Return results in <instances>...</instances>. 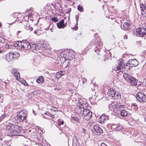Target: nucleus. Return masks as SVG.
I'll return each instance as SVG.
<instances>
[{
	"instance_id": "47",
	"label": "nucleus",
	"mask_w": 146,
	"mask_h": 146,
	"mask_svg": "<svg viewBox=\"0 0 146 146\" xmlns=\"http://www.w3.org/2000/svg\"><path fill=\"white\" fill-rule=\"evenodd\" d=\"M59 90V88H55L54 89L55 90Z\"/></svg>"
},
{
	"instance_id": "3",
	"label": "nucleus",
	"mask_w": 146,
	"mask_h": 146,
	"mask_svg": "<svg viewBox=\"0 0 146 146\" xmlns=\"http://www.w3.org/2000/svg\"><path fill=\"white\" fill-rule=\"evenodd\" d=\"M96 41V39L94 38L91 41L90 44L91 46H93L94 44L95 43L96 44V47L94 48V50L96 52L98 53L100 51V49L102 47V43L100 41L97 42L95 43Z\"/></svg>"
},
{
	"instance_id": "44",
	"label": "nucleus",
	"mask_w": 146,
	"mask_h": 146,
	"mask_svg": "<svg viewBox=\"0 0 146 146\" xmlns=\"http://www.w3.org/2000/svg\"><path fill=\"white\" fill-rule=\"evenodd\" d=\"M78 17H79L78 16V15H76V19L77 21H78Z\"/></svg>"
},
{
	"instance_id": "36",
	"label": "nucleus",
	"mask_w": 146,
	"mask_h": 146,
	"mask_svg": "<svg viewBox=\"0 0 146 146\" xmlns=\"http://www.w3.org/2000/svg\"><path fill=\"white\" fill-rule=\"evenodd\" d=\"M78 9L79 11H82V10L83 9L82 7L80 6H79L78 7Z\"/></svg>"
},
{
	"instance_id": "21",
	"label": "nucleus",
	"mask_w": 146,
	"mask_h": 146,
	"mask_svg": "<svg viewBox=\"0 0 146 146\" xmlns=\"http://www.w3.org/2000/svg\"><path fill=\"white\" fill-rule=\"evenodd\" d=\"M117 106H115L113 104H109L108 105V107L109 109L113 111L114 112H116V111L115 110V109L116 108V107Z\"/></svg>"
},
{
	"instance_id": "18",
	"label": "nucleus",
	"mask_w": 146,
	"mask_h": 146,
	"mask_svg": "<svg viewBox=\"0 0 146 146\" xmlns=\"http://www.w3.org/2000/svg\"><path fill=\"white\" fill-rule=\"evenodd\" d=\"M57 26L59 29L63 28L66 27V24H64V20L62 19L57 23Z\"/></svg>"
},
{
	"instance_id": "10",
	"label": "nucleus",
	"mask_w": 146,
	"mask_h": 146,
	"mask_svg": "<svg viewBox=\"0 0 146 146\" xmlns=\"http://www.w3.org/2000/svg\"><path fill=\"white\" fill-rule=\"evenodd\" d=\"M136 98L140 102H146V97L144 94L141 92H139L137 93L136 95Z\"/></svg>"
},
{
	"instance_id": "30",
	"label": "nucleus",
	"mask_w": 146,
	"mask_h": 146,
	"mask_svg": "<svg viewBox=\"0 0 146 146\" xmlns=\"http://www.w3.org/2000/svg\"><path fill=\"white\" fill-rule=\"evenodd\" d=\"M12 53L14 54V56H15L14 57V58H17L19 57L20 56L19 53L18 52H12Z\"/></svg>"
},
{
	"instance_id": "40",
	"label": "nucleus",
	"mask_w": 146,
	"mask_h": 146,
	"mask_svg": "<svg viewBox=\"0 0 146 146\" xmlns=\"http://www.w3.org/2000/svg\"><path fill=\"white\" fill-rule=\"evenodd\" d=\"M72 118L75 121H78V119L77 117H72Z\"/></svg>"
},
{
	"instance_id": "6",
	"label": "nucleus",
	"mask_w": 146,
	"mask_h": 146,
	"mask_svg": "<svg viewBox=\"0 0 146 146\" xmlns=\"http://www.w3.org/2000/svg\"><path fill=\"white\" fill-rule=\"evenodd\" d=\"M73 52V51L72 50H69L68 53L67 52L66 54H65V52L64 54L61 53V56L63 57V58L62 57H61L62 59L63 58V61H64V62L67 60H71L74 57V54H72Z\"/></svg>"
},
{
	"instance_id": "2",
	"label": "nucleus",
	"mask_w": 146,
	"mask_h": 146,
	"mask_svg": "<svg viewBox=\"0 0 146 146\" xmlns=\"http://www.w3.org/2000/svg\"><path fill=\"white\" fill-rule=\"evenodd\" d=\"M123 77L127 81L131 83V84L133 85H137L138 80L132 77L131 75L127 73H125L123 75Z\"/></svg>"
},
{
	"instance_id": "26",
	"label": "nucleus",
	"mask_w": 146,
	"mask_h": 146,
	"mask_svg": "<svg viewBox=\"0 0 146 146\" xmlns=\"http://www.w3.org/2000/svg\"><path fill=\"white\" fill-rule=\"evenodd\" d=\"M22 43V42L19 41L17 42L16 43L14 44V46L15 47H17V48L20 49L21 47V44Z\"/></svg>"
},
{
	"instance_id": "31",
	"label": "nucleus",
	"mask_w": 146,
	"mask_h": 146,
	"mask_svg": "<svg viewBox=\"0 0 146 146\" xmlns=\"http://www.w3.org/2000/svg\"><path fill=\"white\" fill-rule=\"evenodd\" d=\"M31 49L32 50H35L36 49V47L35 44H32L31 45Z\"/></svg>"
},
{
	"instance_id": "46",
	"label": "nucleus",
	"mask_w": 146,
	"mask_h": 146,
	"mask_svg": "<svg viewBox=\"0 0 146 146\" xmlns=\"http://www.w3.org/2000/svg\"><path fill=\"white\" fill-rule=\"evenodd\" d=\"M71 11V9H68V11H67V13H70V12Z\"/></svg>"
},
{
	"instance_id": "54",
	"label": "nucleus",
	"mask_w": 146,
	"mask_h": 146,
	"mask_svg": "<svg viewBox=\"0 0 146 146\" xmlns=\"http://www.w3.org/2000/svg\"><path fill=\"white\" fill-rule=\"evenodd\" d=\"M119 0H117V1H118Z\"/></svg>"
},
{
	"instance_id": "45",
	"label": "nucleus",
	"mask_w": 146,
	"mask_h": 146,
	"mask_svg": "<svg viewBox=\"0 0 146 146\" xmlns=\"http://www.w3.org/2000/svg\"><path fill=\"white\" fill-rule=\"evenodd\" d=\"M82 131L83 132V133H85V132H86V131H85V129H84V128H83L82 129Z\"/></svg>"
},
{
	"instance_id": "43",
	"label": "nucleus",
	"mask_w": 146,
	"mask_h": 146,
	"mask_svg": "<svg viewBox=\"0 0 146 146\" xmlns=\"http://www.w3.org/2000/svg\"><path fill=\"white\" fill-rule=\"evenodd\" d=\"M127 35H125L124 36V39H127Z\"/></svg>"
},
{
	"instance_id": "22",
	"label": "nucleus",
	"mask_w": 146,
	"mask_h": 146,
	"mask_svg": "<svg viewBox=\"0 0 146 146\" xmlns=\"http://www.w3.org/2000/svg\"><path fill=\"white\" fill-rule=\"evenodd\" d=\"M41 46L42 49L43 50H46L49 48L48 44L46 43H44Z\"/></svg>"
},
{
	"instance_id": "27",
	"label": "nucleus",
	"mask_w": 146,
	"mask_h": 146,
	"mask_svg": "<svg viewBox=\"0 0 146 146\" xmlns=\"http://www.w3.org/2000/svg\"><path fill=\"white\" fill-rule=\"evenodd\" d=\"M5 39L2 37H0V47H1L3 46V44H5Z\"/></svg>"
},
{
	"instance_id": "12",
	"label": "nucleus",
	"mask_w": 146,
	"mask_h": 146,
	"mask_svg": "<svg viewBox=\"0 0 146 146\" xmlns=\"http://www.w3.org/2000/svg\"><path fill=\"white\" fill-rule=\"evenodd\" d=\"M136 32L140 36H142L146 34V29L144 28H139L137 29Z\"/></svg>"
},
{
	"instance_id": "23",
	"label": "nucleus",
	"mask_w": 146,
	"mask_h": 146,
	"mask_svg": "<svg viewBox=\"0 0 146 146\" xmlns=\"http://www.w3.org/2000/svg\"><path fill=\"white\" fill-rule=\"evenodd\" d=\"M44 81V78L43 76H41L36 80V82L37 83L41 84Z\"/></svg>"
},
{
	"instance_id": "53",
	"label": "nucleus",
	"mask_w": 146,
	"mask_h": 146,
	"mask_svg": "<svg viewBox=\"0 0 146 146\" xmlns=\"http://www.w3.org/2000/svg\"><path fill=\"white\" fill-rule=\"evenodd\" d=\"M1 52V50H0V52Z\"/></svg>"
},
{
	"instance_id": "20",
	"label": "nucleus",
	"mask_w": 146,
	"mask_h": 146,
	"mask_svg": "<svg viewBox=\"0 0 146 146\" xmlns=\"http://www.w3.org/2000/svg\"><path fill=\"white\" fill-rule=\"evenodd\" d=\"M13 131L14 132L16 131L17 133V134L15 135H18L20 134L19 132L21 130V128L19 127V126L17 125H13Z\"/></svg>"
},
{
	"instance_id": "29",
	"label": "nucleus",
	"mask_w": 146,
	"mask_h": 146,
	"mask_svg": "<svg viewBox=\"0 0 146 146\" xmlns=\"http://www.w3.org/2000/svg\"><path fill=\"white\" fill-rule=\"evenodd\" d=\"M129 24L127 23H125L123 24V29H127L129 27Z\"/></svg>"
},
{
	"instance_id": "48",
	"label": "nucleus",
	"mask_w": 146,
	"mask_h": 146,
	"mask_svg": "<svg viewBox=\"0 0 146 146\" xmlns=\"http://www.w3.org/2000/svg\"><path fill=\"white\" fill-rule=\"evenodd\" d=\"M79 146L78 145H75L74 143H73V146Z\"/></svg>"
},
{
	"instance_id": "42",
	"label": "nucleus",
	"mask_w": 146,
	"mask_h": 146,
	"mask_svg": "<svg viewBox=\"0 0 146 146\" xmlns=\"http://www.w3.org/2000/svg\"><path fill=\"white\" fill-rule=\"evenodd\" d=\"M101 146H107V145L104 143H101Z\"/></svg>"
},
{
	"instance_id": "19",
	"label": "nucleus",
	"mask_w": 146,
	"mask_h": 146,
	"mask_svg": "<svg viewBox=\"0 0 146 146\" xmlns=\"http://www.w3.org/2000/svg\"><path fill=\"white\" fill-rule=\"evenodd\" d=\"M123 68V63L122 62H119L118 63V65L114 67L113 69L115 70H119Z\"/></svg>"
},
{
	"instance_id": "4",
	"label": "nucleus",
	"mask_w": 146,
	"mask_h": 146,
	"mask_svg": "<svg viewBox=\"0 0 146 146\" xmlns=\"http://www.w3.org/2000/svg\"><path fill=\"white\" fill-rule=\"evenodd\" d=\"M108 95L114 99H119L121 98V96L120 93L115 91L113 89H110L108 91Z\"/></svg>"
},
{
	"instance_id": "28",
	"label": "nucleus",
	"mask_w": 146,
	"mask_h": 146,
	"mask_svg": "<svg viewBox=\"0 0 146 146\" xmlns=\"http://www.w3.org/2000/svg\"><path fill=\"white\" fill-rule=\"evenodd\" d=\"M116 126L114 125V127L115 130V131H118L123 128L122 126L120 125H117Z\"/></svg>"
},
{
	"instance_id": "41",
	"label": "nucleus",
	"mask_w": 146,
	"mask_h": 146,
	"mask_svg": "<svg viewBox=\"0 0 146 146\" xmlns=\"http://www.w3.org/2000/svg\"><path fill=\"white\" fill-rule=\"evenodd\" d=\"M64 121H59V122H58V124L59 125H63L64 124Z\"/></svg>"
},
{
	"instance_id": "34",
	"label": "nucleus",
	"mask_w": 146,
	"mask_h": 146,
	"mask_svg": "<svg viewBox=\"0 0 146 146\" xmlns=\"http://www.w3.org/2000/svg\"><path fill=\"white\" fill-rule=\"evenodd\" d=\"M59 72L60 74V75H61V76L64 75L65 74V72L64 71H60Z\"/></svg>"
},
{
	"instance_id": "49",
	"label": "nucleus",
	"mask_w": 146,
	"mask_h": 146,
	"mask_svg": "<svg viewBox=\"0 0 146 146\" xmlns=\"http://www.w3.org/2000/svg\"><path fill=\"white\" fill-rule=\"evenodd\" d=\"M47 113H49V112H46L45 113H44V114H45L46 115H47Z\"/></svg>"
},
{
	"instance_id": "8",
	"label": "nucleus",
	"mask_w": 146,
	"mask_h": 146,
	"mask_svg": "<svg viewBox=\"0 0 146 146\" xmlns=\"http://www.w3.org/2000/svg\"><path fill=\"white\" fill-rule=\"evenodd\" d=\"M27 113L23 110L21 111L17 115L16 117L19 121L22 122L26 119Z\"/></svg>"
},
{
	"instance_id": "5",
	"label": "nucleus",
	"mask_w": 146,
	"mask_h": 146,
	"mask_svg": "<svg viewBox=\"0 0 146 146\" xmlns=\"http://www.w3.org/2000/svg\"><path fill=\"white\" fill-rule=\"evenodd\" d=\"M115 110L117 113H120L121 115L123 117H125L127 116V111L125 110L122 109L124 107V106L122 105H117L116 107Z\"/></svg>"
},
{
	"instance_id": "37",
	"label": "nucleus",
	"mask_w": 146,
	"mask_h": 146,
	"mask_svg": "<svg viewBox=\"0 0 146 146\" xmlns=\"http://www.w3.org/2000/svg\"><path fill=\"white\" fill-rule=\"evenodd\" d=\"M56 78H59L61 76V75H60V74L59 72L56 73Z\"/></svg>"
},
{
	"instance_id": "7",
	"label": "nucleus",
	"mask_w": 146,
	"mask_h": 146,
	"mask_svg": "<svg viewBox=\"0 0 146 146\" xmlns=\"http://www.w3.org/2000/svg\"><path fill=\"white\" fill-rule=\"evenodd\" d=\"M13 126V125L11 124L6 126V131L7 134L9 136H15V135L17 134L16 132L13 131L14 127Z\"/></svg>"
},
{
	"instance_id": "13",
	"label": "nucleus",
	"mask_w": 146,
	"mask_h": 146,
	"mask_svg": "<svg viewBox=\"0 0 146 146\" xmlns=\"http://www.w3.org/2000/svg\"><path fill=\"white\" fill-rule=\"evenodd\" d=\"M108 115L103 114L98 119V121L100 123L103 124L108 119Z\"/></svg>"
},
{
	"instance_id": "50",
	"label": "nucleus",
	"mask_w": 146,
	"mask_h": 146,
	"mask_svg": "<svg viewBox=\"0 0 146 146\" xmlns=\"http://www.w3.org/2000/svg\"><path fill=\"white\" fill-rule=\"evenodd\" d=\"M20 32H21V31H18L17 32V33H18V34H19V33H20Z\"/></svg>"
},
{
	"instance_id": "15",
	"label": "nucleus",
	"mask_w": 146,
	"mask_h": 146,
	"mask_svg": "<svg viewBox=\"0 0 146 146\" xmlns=\"http://www.w3.org/2000/svg\"><path fill=\"white\" fill-rule=\"evenodd\" d=\"M128 63L132 67L136 66L139 64L138 61L135 59L130 60L128 61Z\"/></svg>"
},
{
	"instance_id": "14",
	"label": "nucleus",
	"mask_w": 146,
	"mask_h": 146,
	"mask_svg": "<svg viewBox=\"0 0 146 146\" xmlns=\"http://www.w3.org/2000/svg\"><path fill=\"white\" fill-rule=\"evenodd\" d=\"M11 73L15 77L16 79L18 81L20 80V74L16 69H13L11 71Z\"/></svg>"
},
{
	"instance_id": "9",
	"label": "nucleus",
	"mask_w": 146,
	"mask_h": 146,
	"mask_svg": "<svg viewBox=\"0 0 146 146\" xmlns=\"http://www.w3.org/2000/svg\"><path fill=\"white\" fill-rule=\"evenodd\" d=\"M20 49L22 50H29L31 48V45L29 42L26 40H23L21 44Z\"/></svg>"
},
{
	"instance_id": "17",
	"label": "nucleus",
	"mask_w": 146,
	"mask_h": 146,
	"mask_svg": "<svg viewBox=\"0 0 146 146\" xmlns=\"http://www.w3.org/2000/svg\"><path fill=\"white\" fill-rule=\"evenodd\" d=\"M14 54L11 52L8 54L6 55L5 59L8 62H9L13 60L14 57Z\"/></svg>"
},
{
	"instance_id": "11",
	"label": "nucleus",
	"mask_w": 146,
	"mask_h": 146,
	"mask_svg": "<svg viewBox=\"0 0 146 146\" xmlns=\"http://www.w3.org/2000/svg\"><path fill=\"white\" fill-rule=\"evenodd\" d=\"M78 104L80 105L77 108L86 109L88 106V104L84 101L83 102V100L81 99H79Z\"/></svg>"
},
{
	"instance_id": "52",
	"label": "nucleus",
	"mask_w": 146,
	"mask_h": 146,
	"mask_svg": "<svg viewBox=\"0 0 146 146\" xmlns=\"http://www.w3.org/2000/svg\"><path fill=\"white\" fill-rule=\"evenodd\" d=\"M69 91H71L70 89V90H69Z\"/></svg>"
},
{
	"instance_id": "39",
	"label": "nucleus",
	"mask_w": 146,
	"mask_h": 146,
	"mask_svg": "<svg viewBox=\"0 0 146 146\" xmlns=\"http://www.w3.org/2000/svg\"><path fill=\"white\" fill-rule=\"evenodd\" d=\"M132 106H133L135 107V109L136 110L137 108V104H136L133 103L131 104Z\"/></svg>"
},
{
	"instance_id": "16",
	"label": "nucleus",
	"mask_w": 146,
	"mask_h": 146,
	"mask_svg": "<svg viewBox=\"0 0 146 146\" xmlns=\"http://www.w3.org/2000/svg\"><path fill=\"white\" fill-rule=\"evenodd\" d=\"M94 129L97 135H99L103 133V130L98 125H94Z\"/></svg>"
},
{
	"instance_id": "32",
	"label": "nucleus",
	"mask_w": 146,
	"mask_h": 146,
	"mask_svg": "<svg viewBox=\"0 0 146 146\" xmlns=\"http://www.w3.org/2000/svg\"><path fill=\"white\" fill-rule=\"evenodd\" d=\"M128 66V67L130 66V64L128 63H125L124 65L123 64V68L125 69H127V67Z\"/></svg>"
},
{
	"instance_id": "25",
	"label": "nucleus",
	"mask_w": 146,
	"mask_h": 146,
	"mask_svg": "<svg viewBox=\"0 0 146 146\" xmlns=\"http://www.w3.org/2000/svg\"><path fill=\"white\" fill-rule=\"evenodd\" d=\"M25 29L27 30H30L31 31L33 30V28L30 27V25L29 23H26L24 25Z\"/></svg>"
},
{
	"instance_id": "38",
	"label": "nucleus",
	"mask_w": 146,
	"mask_h": 146,
	"mask_svg": "<svg viewBox=\"0 0 146 146\" xmlns=\"http://www.w3.org/2000/svg\"><path fill=\"white\" fill-rule=\"evenodd\" d=\"M6 114H4L3 115H2L0 117V121H1V120L2 119L6 116Z\"/></svg>"
},
{
	"instance_id": "33",
	"label": "nucleus",
	"mask_w": 146,
	"mask_h": 146,
	"mask_svg": "<svg viewBox=\"0 0 146 146\" xmlns=\"http://www.w3.org/2000/svg\"><path fill=\"white\" fill-rule=\"evenodd\" d=\"M52 20L55 23L58 21V19L56 17H54L52 18Z\"/></svg>"
},
{
	"instance_id": "24",
	"label": "nucleus",
	"mask_w": 146,
	"mask_h": 146,
	"mask_svg": "<svg viewBox=\"0 0 146 146\" xmlns=\"http://www.w3.org/2000/svg\"><path fill=\"white\" fill-rule=\"evenodd\" d=\"M140 7L141 11H142V14H143L146 13V8L145 7L144 5H140Z\"/></svg>"
},
{
	"instance_id": "35",
	"label": "nucleus",
	"mask_w": 146,
	"mask_h": 146,
	"mask_svg": "<svg viewBox=\"0 0 146 146\" xmlns=\"http://www.w3.org/2000/svg\"><path fill=\"white\" fill-rule=\"evenodd\" d=\"M141 84L142 83L140 82L137 81V85H134V86H136L137 87L138 86H141Z\"/></svg>"
},
{
	"instance_id": "51",
	"label": "nucleus",
	"mask_w": 146,
	"mask_h": 146,
	"mask_svg": "<svg viewBox=\"0 0 146 146\" xmlns=\"http://www.w3.org/2000/svg\"><path fill=\"white\" fill-rule=\"evenodd\" d=\"M145 120L146 122V117L145 118Z\"/></svg>"
},
{
	"instance_id": "1",
	"label": "nucleus",
	"mask_w": 146,
	"mask_h": 146,
	"mask_svg": "<svg viewBox=\"0 0 146 146\" xmlns=\"http://www.w3.org/2000/svg\"><path fill=\"white\" fill-rule=\"evenodd\" d=\"M76 111L77 113H81L84 119L88 120L91 117L92 112L88 109L77 108Z\"/></svg>"
}]
</instances>
